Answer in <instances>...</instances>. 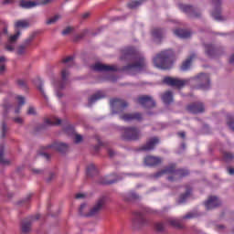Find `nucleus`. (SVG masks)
<instances>
[{"mask_svg":"<svg viewBox=\"0 0 234 234\" xmlns=\"http://www.w3.org/2000/svg\"><path fill=\"white\" fill-rule=\"evenodd\" d=\"M122 60H133L134 63L128 64L123 66L122 70L128 73L129 75H134L137 72L144 70L146 63L144 57L140 54L136 49L133 47H128L122 49V57H121Z\"/></svg>","mask_w":234,"mask_h":234,"instance_id":"obj_1","label":"nucleus"},{"mask_svg":"<svg viewBox=\"0 0 234 234\" xmlns=\"http://www.w3.org/2000/svg\"><path fill=\"white\" fill-rule=\"evenodd\" d=\"M191 80H197V82L200 83L201 90H208L209 76L208 74H205V73H200L195 78L184 79V80H180L179 78L165 77L164 78L163 81H164V84H166L168 86L177 88L180 90L182 88H185V86H187L189 84V81H191Z\"/></svg>","mask_w":234,"mask_h":234,"instance_id":"obj_2","label":"nucleus"},{"mask_svg":"<svg viewBox=\"0 0 234 234\" xmlns=\"http://www.w3.org/2000/svg\"><path fill=\"white\" fill-rule=\"evenodd\" d=\"M174 59V51L171 49L161 51L154 58V67L162 70H168L172 68Z\"/></svg>","mask_w":234,"mask_h":234,"instance_id":"obj_3","label":"nucleus"},{"mask_svg":"<svg viewBox=\"0 0 234 234\" xmlns=\"http://www.w3.org/2000/svg\"><path fill=\"white\" fill-rule=\"evenodd\" d=\"M163 175H172L168 176L169 182H174L176 179L186 177L189 175L188 170L186 169H176V165L172 164L169 166L160 170L154 175V178H160Z\"/></svg>","mask_w":234,"mask_h":234,"instance_id":"obj_4","label":"nucleus"},{"mask_svg":"<svg viewBox=\"0 0 234 234\" xmlns=\"http://www.w3.org/2000/svg\"><path fill=\"white\" fill-rule=\"evenodd\" d=\"M123 141H138L140 139V130L136 127H125L122 133Z\"/></svg>","mask_w":234,"mask_h":234,"instance_id":"obj_5","label":"nucleus"},{"mask_svg":"<svg viewBox=\"0 0 234 234\" xmlns=\"http://www.w3.org/2000/svg\"><path fill=\"white\" fill-rule=\"evenodd\" d=\"M132 225L135 229H139L140 228L147 225V219L144 218L142 212L134 211L132 217Z\"/></svg>","mask_w":234,"mask_h":234,"instance_id":"obj_6","label":"nucleus"},{"mask_svg":"<svg viewBox=\"0 0 234 234\" xmlns=\"http://www.w3.org/2000/svg\"><path fill=\"white\" fill-rule=\"evenodd\" d=\"M48 149H51L53 151H57L60 154H64V153H67V151H68V144H65V143L56 142V143H53L51 144L43 146V150L48 151Z\"/></svg>","mask_w":234,"mask_h":234,"instance_id":"obj_7","label":"nucleus"},{"mask_svg":"<svg viewBox=\"0 0 234 234\" xmlns=\"http://www.w3.org/2000/svg\"><path fill=\"white\" fill-rule=\"evenodd\" d=\"M179 9L183 11L184 14H186L188 17H191V18L200 17V13L197 12V9L192 7L191 5L180 4Z\"/></svg>","mask_w":234,"mask_h":234,"instance_id":"obj_8","label":"nucleus"},{"mask_svg":"<svg viewBox=\"0 0 234 234\" xmlns=\"http://www.w3.org/2000/svg\"><path fill=\"white\" fill-rule=\"evenodd\" d=\"M137 101L141 106L146 109H151L155 106L154 99L149 95H143L137 99Z\"/></svg>","mask_w":234,"mask_h":234,"instance_id":"obj_9","label":"nucleus"},{"mask_svg":"<svg viewBox=\"0 0 234 234\" xmlns=\"http://www.w3.org/2000/svg\"><path fill=\"white\" fill-rule=\"evenodd\" d=\"M39 214H37L36 216H30L22 222V233H28L31 229L33 221L39 219Z\"/></svg>","mask_w":234,"mask_h":234,"instance_id":"obj_10","label":"nucleus"},{"mask_svg":"<svg viewBox=\"0 0 234 234\" xmlns=\"http://www.w3.org/2000/svg\"><path fill=\"white\" fill-rule=\"evenodd\" d=\"M111 105L112 107L117 109L116 113H122V112H124V109L128 107L127 101L117 98L111 100Z\"/></svg>","mask_w":234,"mask_h":234,"instance_id":"obj_11","label":"nucleus"},{"mask_svg":"<svg viewBox=\"0 0 234 234\" xmlns=\"http://www.w3.org/2000/svg\"><path fill=\"white\" fill-rule=\"evenodd\" d=\"M94 71L97 72H116L117 67L116 66H111L107 64H101V63H96L93 67H91Z\"/></svg>","mask_w":234,"mask_h":234,"instance_id":"obj_12","label":"nucleus"},{"mask_svg":"<svg viewBox=\"0 0 234 234\" xmlns=\"http://www.w3.org/2000/svg\"><path fill=\"white\" fill-rule=\"evenodd\" d=\"M51 0H43L40 2V4L37 2H32V1H27V0H20L19 2V6L23 9H32L36 7L37 5H47L48 4L50 3Z\"/></svg>","mask_w":234,"mask_h":234,"instance_id":"obj_13","label":"nucleus"},{"mask_svg":"<svg viewBox=\"0 0 234 234\" xmlns=\"http://www.w3.org/2000/svg\"><path fill=\"white\" fill-rule=\"evenodd\" d=\"M120 119L123 122H142L143 115L141 112H134V113H124L120 115Z\"/></svg>","mask_w":234,"mask_h":234,"instance_id":"obj_14","label":"nucleus"},{"mask_svg":"<svg viewBox=\"0 0 234 234\" xmlns=\"http://www.w3.org/2000/svg\"><path fill=\"white\" fill-rule=\"evenodd\" d=\"M162 162L163 159L160 158L159 156L148 155L145 158H144V163L145 164L146 166L149 167L158 166L159 165L162 164Z\"/></svg>","mask_w":234,"mask_h":234,"instance_id":"obj_15","label":"nucleus"},{"mask_svg":"<svg viewBox=\"0 0 234 234\" xmlns=\"http://www.w3.org/2000/svg\"><path fill=\"white\" fill-rule=\"evenodd\" d=\"M204 206L206 207L207 210L215 209L220 206V201L217 197L211 196L208 197V200L204 202Z\"/></svg>","mask_w":234,"mask_h":234,"instance_id":"obj_16","label":"nucleus"},{"mask_svg":"<svg viewBox=\"0 0 234 234\" xmlns=\"http://www.w3.org/2000/svg\"><path fill=\"white\" fill-rule=\"evenodd\" d=\"M105 204V197H100L99 201H97L96 205L93 208L90 209V212L86 214V217H93L94 215L98 214Z\"/></svg>","mask_w":234,"mask_h":234,"instance_id":"obj_17","label":"nucleus"},{"mask_svg":"<svg viewBox=\"0 0 234 234\" xmlns=\"http://www.w3.org/2000/svg\"><path fill=\"white\" fill-rule=\"evenodd\" d=\"M68 76H69L68 69L63 68L62 71H60V78L62 79V80H60L59 82H57V84H56L57 89L62 90L65 88V86L67 85V81H68Z\"/></svg>","mask_w":234,"mask_h":234,"instance_id":"obj_18","label":"nucleus"},{"mask_svg":"<svg viewBox=\"0 0 234 234\" xmlns=\"http://www.w3.org/2000/svg\"><path fill=\"white\" fill-rule=\"evenodd\" d=\"M159 143H160L159 138L153 137L149 139V141L146 142L145 144L141 146V151H152L154 149V146H156V144H159Z\"/></svg>","mask_w":234,"mask_h":234,"instance_id":"obj_19","label":"nucleus"},{"mask_svg":"<svg viewBox=\"0 0 234 234\" xmlns=\"http://www.w3.org/2000/svg\"><path fill=\"white\" fill-rule=\"evenodd\" d=\"M186 110L194 114L197 113H202L205 112V106H203V103L200 102H196V103H192L191 105L186 107Z\"/></svg>","mask_w":234,"mask_h":234,"instance_id":"obj_20","label":"nucleus"},{"mask_svg":"<svg viewBox=\"0 0 234 234\" xmlns=\"http://www.w3.org/2000/svg\"><path fill=\"white\" fill-rule=\"evenodd\" d=\"M204 47L206 48V54H207V57L213 58L215 57L219 56V54H220V49L219 48H215L211 44H207Z\"/></svg>","mask_w":234,"mask_h":234,"instance_id":"obj_21","label":"nucleus"},{"mask_svg":"<svg viewBox=\"0 0 234 234\" xmlns=\"http://www.w3.org/2000/svg\"><path fill=\"white\" fill-rule=\"evenodd\" d=\"M212 4H214V5L216 6V9L214 12L211 13L212 17H214V19L216 21H222V16L220 15V0H211Z\"/></svg>","mask_w":234,"mask_h":234,"instance_id":"obj_22","label":"nucleus"},{"mask_svg":"<svg viewBox=\"0 0 234 234\" xmlns=\"http://www.w3.org/2000/svg\"><path fill=\"white\" fill-rule=\"evenodd\" d=\"M104 98H105L104 91H99L97 93H94V95H91V97L89 98V100H88L89 106H90L91 104H93L97 101L102 100Z\"/></svg>","mask_w":234,"mask_h":234,"instance_id":"obj_23","label":"nucleus"},{"mask_svg":"<svg viewBox=\"0 0 234 234\" xmlns=\"http://www.w3.org/2000/svg\"><path fill=\"white\" fill-rule=\"evenodd\" d=\"M174 34L181 39H187L191 37V32L185 29H176L174 31Z\"/></svg>","mask_w":234,"mask_h":234,"instance_id":"obj_24","label":"nucleus"},{"mask_svg":"<svg viewBox=\"0 0 234 234\" xmlns=\"http://www.w3.org/2000/svg\"><path fill=\"white\" fill-rule=\"evenodd\" d=\"M197 56L195 54H192L191 56L188 57V58L186 59V61L181 64V70L183 71H187L189 68L191 67L192 60L196 58Z\"/></svg>","mask_w":234,"mask_h":234,"instance_id":"obj_25","label":"nucleus"},{"mask_svg":"<svg viewBox=\"0 0 234 234\" xmlns=\"http://www.w3.org/2000/svg\"><path fill=\"white\" fill-rule=\"evenodd\" d=\"M119 180H121V178H119V176L112 175V176H106L105 180L101 181V184L112 185V184L118 182Z\"/></svg>","mask_w":234,"mask_h":234,"instance_id":"obj_26","label":"nucleus"},{"mask_svg":"<svg viewBox=\"0 0 234 234\" xmlns=\"http://www.w3.org/2000/svg\"><path fill=\"white\" fill-rule=\"evenodd\" d=\"M45 124L50 125V126L60 125L61 119H58L57 117H50V118L45 119Z\"/></svg>","mask_w":234,"mask_h":234,"instance_id":"obj_27","label":"nucleus"},{"mask_svg":"<svg viewBox=\"0 0 234 234\" xmlns=\"http://www.w3.org/2000/svg\"><path fill=\"white\" fill-rule=\"evenodd\" d=\"M161 100H163V102L165 104L171 103L173 101L172 91H165L161 97Z\"/></svg>","mask_w":234,"mask_h":234,"instance_id":"obj_28","label":"nucleus"},{"mask_svg":"<svg viewBox=\"0 0 234 234\" xmlns=\"http://www.w3.org/2000/svg\"><path fill=\"white\" fill-rule=\"evenodd\" d=\"M191 195V187L189 186H186V190L185 194H181L178 203L183 204L186 202L187 197Z\"/></svg>","mask_w":234,"mask_h":234,"instance_id":"obj_29","label":"nucleus"},{"mask_svg":"<svg viewBox=\"0 0 234 234\" xmlns=\"http://www.w3.org/2000/svg\"><path fill=\"white\" fill-rule=\"evenodd\" d=\"M144 1V0H133V1L128 2L127 6L129 9H136L137 7L142 5Z\"/></svg>","mask_w":234,"mask_h":234,"instance_id":"obj_30","label":"nucleus"},{"mask_svg":"<svg viewBox=\"0 0 234 234\" xmlns=\"http://www.w3.org/2000/svg\"><path fill=\"white\" fill-rule=\"evenodd\" d=\"M29 23L27 20L22 19L16 22V28H27L29 27Z\"/></svg>","mask_w":234,"mask_h":234,"instance_id":"obj_31","label":"nucleus"},{"mask_svg":"<svg viewBox=\"0 0 234 234\" xmlns=\"http://www.w3.org/2000/svg\"><path fill=\"white\" fill-rule=\"evenodd\" d=\"M86 175L88 176H94L97 175V169L94 165H89L88 168H86Z\"/></svg>","mask_w":234,"mask_h":234,"instance_id":"obj_32","label":"nucleus"},{"mask_svg":"<svg viewBox=\"0 0 234 234\" xmlns=\"http://www.w3.org/2000/svg\"><path fill=\"white\" fill-rule=\"evenodd\" d=\"M164 32L160 28H154L152 31V36H154V39L160 40L163 38Z\"/></svg>","mask_w":234,"mask_h":234,"instance_id":"obj_33","label":"nucleus"},{"mask_svg":"<svg viewBox=\"0 0 234 234\" xmlns=\"http://www.w3.org/2000/svg\"><path fill=\"white\" fill-rule=\"evenodd\" d=\"M0 165L3 166L10 165V161L4 157V147L0 148Z\"/></svg>","mask_w":234,"mask_h":234,"instance_id":"obj_34","label":"nucleus"},{"mask_svg":"<svg viewBox=\"0 0 234 234\" xmlns=\"http://www.w3.org/2000/svg\"><path fill=\"white\" fill-rule=\"evenodd\" d=\"M16 100L18 101V108L16 109V114H18L21 111V107L25 104V98L21 95L16 97Z\"/></svg>","mask_w":234,"mask_h":234,"instance_id":"obj_35","label":"nucleus"},{"mask_svg":"<svg viewBox=\"0 0 234 234\" xmlns=\"http://www.w3.org/2000/svg\"><path fill=\"white\" fill-rule=\"evenodd\" d=\"M19 36H21V31H16V35L11 36L8 37V43L14 44L18 39Z\"/></svg>","mask_w":234,"mask_h":234,"instance_id":"obj_36","label":"nucleus"},{"mask_svg":"<svg viewBox=\"0 0 234 234\" xmlns=\"http://www.w3.org/2000/svg\"><path fill=\"white\" fill-rule=\"evenodd\" d=\"M34 40V35H31L30 37H28L27 38H26L25 42H23L22 45H20V47H30V45H32V42Z\"/></svg>","mask_w":234,"mask_h":234,"instance_id":"obj_37","label":"nucleus"},{"mask_svg":"<svg viewBox=\"0 0 234 234\" xmlns=\"http://www.w3.org/2000/svg\"><path fill=\"white\" fill-rule=\"evenodd\" d=\"M223 159L226 162L231 161L232 159H234V154H232L231 153H229V152H224Z\"/></svg>","mask_w":234,"mask_h":234,"instance_id":"obj_38","label":"nucleus"},{"mask_svg":"<svg viewBox=\"0 0 234 234\" xmlns=\"http://www.w3.org/2000/svg\"><path fill=\"white\" fill-rule=\"evenodd\" d=\"M59 18H60V16L58 15H56L53 17H51L50 19H48V21H46V24L52 25V24L56 23L57 21H58Z\"/></svg>","mask_w":234,"mask_h":234,"instance_id":"obj_39","label":"nucleus"},{"mask_svg":"<svg viewBox=\"0 0 234 234\" xmlns=\"http://www.w3.org/2000/svg\"><path fill=\"white\" fill-rule=\"evenodd\" d=\"M7 133V126L5 122H2V134L0 135V138L5 139Z\"/></svg>","mask_w":234,"mask_h":234,"instance_id":"obj_40","label":"nucleus"},{"mask_svg":"<svg viewBox=\"0 0 234 234\" xmlns=\"http://www.w3.org/2000/svg\"><path fill=\"white\" fill-rule=\"evenodd\" d=\"M28 47H25V46H19L18 49L16 50V54H18L19 56L24 55L27 52V48Z\"/></svg>","mask_w":234,"mask_h":234,"instance_id":"obj_41","label":"nucleus"},{"mask_svg":"<svg viewBox=\"0 0 234 234\" xmlns=\"http://www.w3.org/2000/svg\"><path fill=\"white\" fill-rule=\"evenodd\" d=\"M36 85L38 88L40 93L44 95V88H43L42 80L40 79L37 80Z\"/></svg>","mask_w":234,"mask_h":234,"instance_id":"obj_42","label":"nucleus"},{"mask_svg":"<svg viewBox=\"0 0 234 234\" xmlns=\"http://www.w3.org/2000/svg\"><path fill=\"white\" fill-rule=\"evenodd\" d=\"M154 229H156V231L162 232L165 230V224L163 223H156L154 224Z\"/></svg>","mask_w":234,"mask_h":234,"instance_id":"obj_43","label":"nucleus"},{"mask_svg":"<svg viewBox=\"0 0 234 234\" xmlns=\"http://www.w3.org/2000/svg\"><path fill=\"white\" fill-rule=\"evenodd\" d=\"M63 64H70V66L73 65V57H66V58L62 59Z\"/></svg>","mask_w":234,"mask_h":234,"instance_id":"obj_44","label":"nucleus"},{"mask_svg":"<svg viewBox=\"0 0 234 234\" xmlns=\"http://www.w3.org/2000/svg\"><path fill=\"white\" fill-rule=\"evenodd\" d=\"M72 31H73V27H66L65 29H63L62 35L67 36V35L72 33Z\"/></svg>","mask_w":234,"mask_h":234,"instance_id":"obj_45","label":"nucleus"},{"mask_svg":"<svg viewBox=\"0 0 234 234\" xmlns=\"http://www.w3.org/2000/svg\"><path fill=\"white\" fill-rule=\"evenodd\" d=\"M17 84L20 88L22 89H27V81L23 80H19L17 81Z\"/></svg>","mask_w":234,"mask_h":234,"instance_id":"obj_46","label":"nucleus"},{"mask_svg":"<svg viewBox=\"0 0 234 234\" xmlns=\"http://www.w3.org/2000/svg\"><path fill=\"white\" fill-rule=\"evenodd\" d=\"M13 121L19 125H22L24 123V119H22L21 117H16L13 119Z\"/></svg>","mask_w":234,"mask_h":234,"instance_id":"obj_47","label":"nucleus"},{"mask_svg":"<svg viewBox=\"0 0 234 234\" xmlns=\"http://www.w3.org/2000/svg\"><path fill=\"white\" fill-rule=\"evenodd\" d=\"M5 50H7L9 52H13V50H14L13 43H8L7 45H5Z\"/></svg>","mask_w":234,"mask_h":234,"instance_id":"obj_48","label":"nucleus"},{"mask_svg":"<svg viewBox=\"0 0 234 234\" xmlns=\"http://www.w3.org/2000/svg\"><path fill=\"white\" fill-rule=\"evenodd\" d=\"M12 108V106L8 103L3 104V110L5 111V113H7V112Z\"/></svg>","mask_w":234,"mask_h":234,"instance_id":"obj_49","label":"nucleus"},{"mask_svg":"<svg viewBox=\"0 0 234 234\" xmlns=\"http://www.w3.org/2000/svg\"><path fill=\"white\" fill-rule=\"evenodd\" d=\"M6 72V66L5 64H0V75L5 74Z\"/></svg>","mask_w":234,"mask_h":234,"instance_id":"obj_50","label":"nucleus"},{"mask_svg":"<svg viewBox=\"0 0 234 234\" xmlns=\"http://www.w3.org/2000/svg\"><path fill=\"white\" fill-rule=\"evenodd\" d=\"M227 124L229 125V129L234 131V117L231 119V121H229Z\"/></svg>","mask_w":234,"mask_h":234,"instance_id":"obj_51","label":"nucleus"},{"mask_svg":"<svg viewBox=\"0 0 234 234\" xmlns=\"http://www.w3.org/2000/svg\"><path fill=\"white\" fill-rule=\"evenodd\" d=\"M27 115H36V109L33 107L28 108Z\"/></svg>","mask_w":234,"mask_h":234,"instance_id":"obj_52","label":"nucleus"},{"mask_svg":"<svg viewBox=\"0 0 234 234\" xmlns=\"http://www.w3.org/2000/svg\"><path fill=\"white\" fill-rule=\"evenodd\" d=\"M65 132L66 133H74V128H73V126L72 125H68L67 127H66V129H65Z\"/></svg>","mask_w":234,"mask_h":234,"instance_id":"obj_53","label":"nucleus"},{"mask_svg":"<svg viewBox=\"0 0 234 234\" xmlns=\"http://www.w3.org/2000/svg\"><path fill=\"white\" fill-rule=\"evenodd\" d=\"M170 223L174 227H180V222L177 219H171Z\"/></svg>","mask_w":234,"mask_h":234,"instance_id":"obj_54","label":"nucleus"},{"mask_svg":"<svg viewBox=\"0 0 234 234\" xmlns=\"http://www.w3.org/2000/svg\"><path fill=\"white\" fill-rule=\"evenodd\" d=\"M195 218V214L194 213H188L186 216L183 217V219H192Z\"/></svg>","mask_w":234,"mask_h":234,"instance_id":"obj_55","label":"nucleus"},{"mask_svg":"<svg viewBox=\"0 0 234 234\" xmlns=\"http://www.w3.org/2000/svg\"><path fill=\"white\" fill-rule=\"evenodd\" d=\"M100 146H105V144L101 141H99V145L94 146V151L99 152Z\"/></svg>","mask_w":234,"mask_h":234,"instance_id":"obj_56","label":"nucleus"},{"mask_svg":"<svg viewBox=\"0 0 234 234\" xmlns=\"http://www.w3.org/2000/svg\"><path fill=\"white\" fill-rule=\"evenodd\" d=\"M82 141V136L80 134H76V139L74 140V143L79 144L81 143Z\"/></svg>","mask_w":234,"mask_h":234,"instance_id":"obj_57","label":"nucleus"},{"mask_svg":"<svg viewBox=\"0 0 234 234\" xmlns=\"http://www.w3.org/2000/svg\"><path fill=\"white\" fill-rule=\"evenodd\" d=\"M15 1L16 0H3L2 4L4 5H12V4H14Z\"/></svg>","mask_w":234,"mask_h":234,"instance_id":"obj_58","label":"nucleus"},{"mask_svg":"<svg viewBox=\"0 0 234 234\" xmlns=\"http://www.w3.org/2000/svg\"><path fill=\"white\" fill-rule=\"evenodd\" d=\"M115 153L112 148H108V155L109 157L112 158L114 156Z\"/></svg>","mask_w":234,"mask_h":234,"instance_id":"obj_59","label":"nucleus"},{"mask_svg":"<svg viewBox=\"0 0 234 234\" xmlns=\"http://www.w3.org/2000/svg\"><path fill=\"white\" fill-rule=\"evenodd\" d=\"M39 154L42 155L43 157H45L46 160L50 159V155L48 153H40Z\"/></svg>","mask_w":234,"mask_h":234,"instance_id":"obj_60","label":"nucleus"},{"mask_svg":"<svg viewBox=\"0 0 234 234\" xmlns=\"http://www.w3.org/2000/svg\"><path fill=\"white\" fill-rule=\"evenodd\" d=\"M87 207V205L85 203H83L82 205H80V214L82 215V210Z\"/></svg>","mask_w":234,"mask_h":234,"instance_id":"obj_61","label":"nucleus"},{"mask_svg":"<svg viewBox=\"0 0 234 234\" xmlns=\"http://www.w3.org/2000/svg\"><path fill=\"white\" fill-rule=\"evenodd\" d=\"M177 135L180 136L181 139H185V137H186L185 132H180L177 133Z\"/></svg>","mask_w":234,"mask_h":234,"instance_id":"obj_62","label":"nucleus"},{"mask_svg":"<svg viewBox=\"0 0 234 234\" xmlns=\"http://www.w3.org/2000/svg\"><path fill=\"white\" fill-rule=\"evenodd\" d=\"M84 194H76V199H81L84 198Z\"/></svg>","mask_w":234,"mask_h":234,"instance_id":"obj_63","label":"nucleus"},{"mask_svg":"<svg viewBox=\"0 0 234 234\" xmlns=\"http://www.w3.org/2000/svg\"><path fill=\"white\" fill-rule=\"evenodd\" d=\"M229 64L234 65V55H232L231 58H229Z\"/></svg>","mask_w":234,"mask_h":234,"instance_id":"obj_64","label":"nucleus"}]
</instances>
